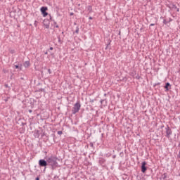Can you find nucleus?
I'll return each mask as SVG.
<instances>
[{
	"label": "nucleus",
	"instance_id": "62",
	"mask_svg": "<svg viewBox=\"0 0 180 180\" xmlns=\"http://www.w3.org/2000/svg\"><path fill=\"white\" fill-rule=\"evenodd\" d=\"M1 2H3V1H2V0H0V4H1Z\"/></svg>",
	"mask_w": 180,
	"mask_h": 180
},
{
	"label": "nucleus",
	"instance_id": "27",
	"mask_svg": "<svg viewBox=\"0 0 180 180\" xmlns=\"http://www.w3.org/2000/svg\"><path fill=\"white\" fill-rule=\"evenodd\" d=\"M163 25H168V21L165 18L162 22Z\"/></svg>",
	"mask_w": 180,
	"mask_h": 180
},
{
	"label": "nucleus",
	"instance_id": "20",
	"mask_svg": "<svg viewBox=\"0 0 180 180\" xmlns=\"http://www.w3.org/2000/svg\"><path fill=\"white\" fill-rule=\"evenodd\" d=\"M87 11H89V13H92V6H88Z\"/></svg>",
	"mask_w": 180,
	"mask_h": 180
},
{
	"label": "nucleus",
	"instance_id": "13",
	"mask_svg": "<svg viewBox=\"0 0 180 180\" xmlns=\"http://www.w3.org/2000/svg\"><path fill=\"white\" fill-rule=\"evenodd\" d=\"M40 134H41V132H40L39 130H35V131H34V134H33V136H34V137L35 139H39V138L40 137Z\"/></svg>",
	"mask_w": 180,
	"mask_h": 180
},
{
	"label": "nucleus",
	"instance_id": "25",
	"mask_svg": "<svg viewBox=\"0 0 180 180\" xmlns=\"http://www.w3.org/2000/svg\"><path fill=\"white\" fill-rule=\"evenodd\" d=\"M105 102V105H106V103H107V102H106V98H105V99H103V100H101V105H103V103Z\"/></svg>",
	"mask_w": 180,
	"mask_h": 180
},
{
	"label": "nucleus",
	"instance_id": "7",
	"mask_svg": "<svg viewBox=\"0 0 180 180\" xmlns=\"http://www.w3.org/2000/svg\"><path fill=\"white\" fill-rule=\"evenodd\" d=\"M146 165H147V162L146 161L142 162L141 165V171L143 174H146V172H147V169H148V167H146Z\"/></svg>",
	"mask_w": 180,
	"mask_h": 180
},
{
	"label": "nucleus",
	"instance_id": "23",
	"mask_svg": "<svg viewBox=\"0 0 180 180\" xmlns=\"http://www.w3.org/2000/svg\"><path fill=\"white\" fill-rule=\"evenodd\" d=\"M51 137L53 138V143H56V134H52L51 135Z\"/></svg>",
	"mask_w": 180,
	"mask_h": 180
},
{
	"label": "nucleus",
	"instance_id": "52",
	"mask_svg": "<svg viewBox=\"0 0 180 180\" xmlns=\"http://www.w3.org/2000/svg\"><path fill=\"white\" fill-rule=\"evenodd\" d=\"M160 19H163V20H164L165 19V18H164L163 16H161Z\"/></svg>",
	"mask_w": 180,
	"mask_h": 180
},
{
	"label": "nucleus",
	"instance_id": "39",
	"mask_svg": "<svg viewBox=\"0 0 180 180\" xmlns=\"http://www.w3.org/2000/svg\"><path fill=\"white\" fill-rule=\"evenodd\" d=\"M48 72H49V74H51V69H48Z\"/></svg>",
	"mask_w": 180,
	"mask_h": 180
},
{
	"label": "nucleus",
	"instance_id": "46",
	"mask_svg": "<svg viewBox=\"0 0 180 180\" xmlns=\"http://www.w3.org/2000/svg\"><path fill=\"white\" fill-rule=\"evenodd\" d=\"M177 158L180 159V152H179V155H177Z\"/></svg>",
	"mask_w": 180,
	"mask_h": 180
},
{
	"label": "nucleus",
	"instance_id": "9",
	"mask_svg": "<svg viewBox=\"0 0 180 180\" xmlns=\"http://www.w3.org/2000/svg\"><path fill=\"white\" fill-rule=\"evenodd\" d=\"M50 17L49 19H44L43 21V25L45 26L46 29H50Z\"/></svg>",
	"mask_w": 180,
	"mask_h": 180
},
{
	"label": "nucleus",
	"instance_id": "42",
	"mask_svg": "<svg viewBox=\"0 0 180 180\" xmlns=\"http://www.w3.org/2000/svg\"><path fill=\"white\" fill-rule=\"evenodd\" d=\"M169 22H172V18H169L168 23H169Z\"/></svg>",
	"mask_w": 180,
	"mask_h": 180
},
{
	"label": "nucleus",
	"instance_id": "1",
	"mask_svg": "<svg viewBox=\"0 0 180 180\" xmlns=\"http://www.w3.org/2000/svg\"><path fill=\"white\" fill-rule=\"evenodd\" d=\"M45 160H46L47 164L48 165H49L51 168V169H53V171H54V169H56V168H58V158H57V156L56 155H50L49 157L45 156Z\"/></svg>",
	"mask_w": 180,
	"mask_h": 180
},
{
	"label": "nucleus",
	"instance_id": "4",
	"mask_svg": "<svg viewBox=\"0 0 180 180\" xmlns=\"http://www.w3.org/2000/svg\"><path fill=\"white\" fill-rule=\"evenodd\" d=\"M15 120L17 124H20V126H26V120L23 117L18 115L15 117Z\"/></svg>",
	"mask_w": 180,
	"mask_h": 180
},
{
	"label": "nucleus",
	"instance_id": "10",
	"mask_svg": "<svg viewBox=\"0 0 180 180\" xmlns=\"http://www.w3.org/2000/svg\"><path fill=\"white\" fill-rule=\"evenodd\" d=\"M98 164L101 165V167H106V160L103 158H100L98 160Z\"/></svg>",
	"mask_w": 180,
	"mask_h": 180
},
{
	"label": "nucleus",
	"instance_id": "18",
	"mask_svg": "<svg viewBox=\"0 0 180 180\" xmlns=\"http://www.w3.org/2000/svg\"><path fill=\"white\" fill-rule=\"evenodd\" d=\"M34 102L35 100L33 98H30V105H31V108H34Z\"/></svg>",
	"mask_w": 180,
	"mask_h": 180
},
{
	"label": "nucleus",
	"instance_id": "29",
	"mask_svg": "<svg viewBox=\"0 0 180 180\" xmlns=\"http://www.w3.org/2000/svg\"><path fill=\"white\" fill-rule=\"evenodd\" d=\"M90 147H91L92 148H95V146H94V142H90Z\"/></svg>",
	"mask_w": 180,
	"mask_h": 180
},
{
	"label": "nucleus",
	"instance_id": "55",
	"mask_svg": "<svg viewBox=\"0 0 180 180\" xmlns=\"http://www.w3.org/2000/svg\"><path fill=\"white\" fill-rule=\"evenodd\" d=\"M160 129H164V125H162V126L160 127Z\"/></svg>",
	"mask_w": 180,
	"mask_h": 180
},
{
	"label": "nucleus",
	"instance_id": "36",
	"mask_svg": "<svg viewBox=\"0 0 180 180\" xmlns=\"http://www.w3.org/2000/svg\"><path fill=\"white\" fill-rule=\"evenodd\" d=\"M4 86H5V88H9V89H11V87L7 84H5Z\"/></svg>",
	"mask_w": 180,
	"mask_h": 180
},
{
	"label": "nucleus",
	"instance_id": "16",
	"mask_svg": "<svg viewBox=\"0 0 180 180\" xmlns=\"http://www.w3.org/2000/svg\"><path fill=\"white\" fill-rule=\"evenodd\" d=\"M167 7L169 9H176V6L174 4H172L170 5H167Z\"/></svg>",
	"mask_w": 180,
	"mask_h": 180
},
{
	"label": "nucleus",
	"instance_id": "3",
	"mask_svg": "<svg viewBox=\"0 0 180 180\" xmlns=\"http://www.w3.org/2000/svg\"><path fill=\"white\" fill-rule=\"evenodd\" d=\"M79 109H81V102L78 101L72 108V115H77V113L79 112Z\"/></svg>",
	"mask_w": 180,
	"mask_h": 180
},
{
	"label": "nucleus",
	"instance_id": "50",
	"mask_svg": "<svg viewBox=\"0 0 180 180\" xmlns=\"http://www.w3.org/2000/svg\"><path fill=\"white\" fill-rule=\"evenodd\" d=\"M89 20H92V19H94V18L90 16V17L89 18Z\"/></svg>",
	"mask_w": 180,
	"mask_h": 180
},
{
	"label": "nucleus",
	"instance_id": "12",
	"mask_svg": "<svg viewBox=\"0 0 180 180\" xmlns=\"http://www.w3.org/2000/svg\"><path fill=\"white\" fill-rule=\"evenodd\" d=\"M164 89H165V92H168V91L171 89V84L169 82H166Z\"/></svg>",
	"mask_w": 180,
	"mask_h": 180
},
{
	"label": "nucleus",
	"instance_id": "26",
	"mask_svg": "<svg viewBox=\"0 0 180 180\" xmlns=\"http://www.w3.org/2000/svg\"><path fill=\"white\" fill-rule=\"evenodd\" d=\"M53 179L54 180H60V176H58L57 175H55L54 177H53Z\"/></svg>",
	"mask_w": 180,
	"mask_h": 180
},
{
	"label": "nucleus",
	"instance_id": "56",
	"mask_svg": "<svg viewBox=\"0 0 180 180\" xmlns=\"http://www.w3.org/2000/svg\"><path fill=\"white\" fill-rule=\"evenodd\" d=\"M20 79L23 80V79H25V78H23V77H20Z\"/></svg>",
	"mask_w": 180,
	"mask_h": 180
},
{
	"label": "nucleus",
	"instance_id": "47",
	"mask_svg": "<svg viewBox=\"0 0 180 180\" xmlns=\"http://www.w3.org/2000/svg\"><path fill=\"white\" fill-rule=\"evenodd\" d=\"M176 10V12H179V8L176 7V8H175Z\"/></svg>",
	"mask_w": 180,
	"mask_h": 180
},
{
	"label": "nucleus",
	"instance_id": "11",
	"mask_svg": "<svg viewBox=\"0 0 180 180\" xmlns=\"http://www.w3.org/2000/svg\"><path fill=\"white\" fill-rule=\"evenodd\" d=\"M49 16L50 18V20H51V22H53L54 27H56V29H58L60 26L57 25V22L56 21V20L53 19V18L51 17V14H49Z\"/></svg>",
	"mask_w": 180,
	"mask_h": 180
},
{
	"label": "nucleus",
	"instance_id": "6",
	"mask_svg": "<svg viewBox=\"0 0 180 180\" xmlns=\"http://www.w3.org/2000/svg\"><path fill=\"white\" fill-rule=\"evenodd\" d=\"M47 11H49V8L47 6H42L40 8V12L44 18H46V16H48L49 13H47Z\"/></svg>",
	"mask_w": 180,
	"mask_h": 180
},
{
	"label": "nucleus",
	"instance_id": "51",
	"mask_svg": "<svg viewBox=\"0 0 180 180\" xmlns=\"http://www.w3.org/2000/svg\"><path fill=\"white\" fill-rule=\"evenodd\" d=\"M51 56L52 57H54V53H51Z\"/></svg>",
	"mask_w": 180,
	"mask_h": 180
},
{
	"label": "nucleus",
	"instance_id": "14",
	"mask_svg": "<svg viewBox=\"0 0 180 180\" xmlns=\"http://www.w3.org/2000/svg\"><path fill=\"white\" fill-rule=\"evenodd\" d=\"M23 66L25 67V68H29V67H30V61L27 60L23 63Z\"/></svg>",
	"mask_w": 180,
	"mask_h": 180
},
{
	"label": "nucleus",
	"instance_id": "21",
	"mask_svg": "<svg viewBox=\"0 0 180 180\" xmlns=\"http://www.w3.org/2000/svg\"><path fill=\"white\" fill-rule=\"evenodd\" d=\"M8 51H9V53H11V54H15L16 53V51H15V49H9Z\"/></svg>",
	"mask_w": 180,
	"mask_h": 180
},
{
	"label": "nucleus",
	"instance_id": "63",
	"mask_svg": "<svg viewBox=\"0 0 180 180\" xmlns=\"http://www.w3.org/2000/svg\"><path fill=\"white\" fill-rule=\"evenodd\" d=\"M62 34H64V32H62Z\"/></svg>",
	"mask_w": 180,
	"mask_h": 180
},
{
	"label": "nucleus",
	"instance_id": "58",
	"mask_svg": "<svg viewBox=\"0 0 180 180\" xmlns=\"http://www.w3.org/2000/svg\"><path fill=\"white\" fill-rule=\"evenodd\" d=\"M119 34V36H120V34H121V32H120V31L119 32V34Z\"/></svg>",
	"mask_w": 180,
	"mask_h": 180
},
{
	"label": "nucleus",
	"instance_id": "41",
	"mask_svg": "<svg viewBox=\"0 0 180 180\" xmlns=\"http://www.w3.org/2000/svg\"><path fill=\"white\" fill-rule=\"evenodd\" d=\"M3 72H4V74H6V72H7L6 70L3 69Z\"/></svg>",
	"mask_w": 180,
	"mask_h": 180
},
{
	"label": "nucleus",
	"instance_id": "32",
	"mask_svg": "<svg viewBox=\"0 0 180 180\" xmlns=\"http://www.w3.org/2000/svg\"><path fill=\"white\" fill-rule=\"evenodd\" d=\"M38 23H39V22H37V20H35V21H34V25L35 27H37V24H38Z\"/></svg>",
	"mask_w": 180,
	"mask_h": 180
},
{
	"label": "nucleus",
	"instance_id": "64",
	"mask_svg": "<svg viewBox=\"0 0 180 180\" xmlns=\"http://www.w3.org/2000/svg\"><path fill=\"white\" fill-rule=\"evenodd\" d=\"M165 180H169V179H165Z\"/></svg>",
	"mask_w": 180,
	"mask_h": 180
},
{
	"label": "nucleus",
	"instance_id": "19",
	"mask_svg": "<svg viewBox=\"0 0 180 180\" xmlns=\"http://www.w3.org/2000/svg\"><path fill=\"white\" fill-rule=\"evenodd\" d=\"M35 92H46V89L41 88L35 90Z\"/></svg>",
	"mask_w": 180,
	"mask_h": 180
},
{
	"label": "nucleus",
	"instance_id": "54",
	"mask_svg": "<svg viewBox=\"0 0 180 180\" xmlns=\"http://www.w3.org/2000/svg\"><path fill=\"white\" fill-rule=\"evenodd\" d=\"M49 51H46L45 53H44V54H46V55H47V54H49V52H48Z\"/></svg>",
	"mask_w": 180,
	"mask_h": 180
},
{
	"label": "nucleus",
	"instance_id": "24",
	"mask_svg": "<svg viewBox=\"0 0 180 180\" xmlns=\"http://www.w3.org/2000/svg\"><path fill=\"white\" fill-rule=\"evenodd\" d=\"M75 33H76L77 34H78L79 33V26H77L76 27V30H75Z\"/></svg>",
	"mask_w": 180,
	"mask_h": 180
},
{
	"label": "nucleus",
	"instance_id": "15",
	"mask_svg": "<svg viewBox=\"0 0 180 180\" xmlns=\"http://www.w3.org/2000/svg\"><path fill=\"white\" fill-rule=\"evenodd\" d=\"M167 178H168V173H164L163 174L161 175V177L160 178V179H167Z\"/></svg>",
	"mask_w": 180,
	"mask_h": 180
},
{
	"label": "nucleus",
	"instance_id": "17",
	"mask_svg": "<svg viewBox=\"0 0 180 180\" xmlns=\"http://www.w3.org/2000/svg\"><path fill=\"white\" fill-rule=\"evenodd\" d=\"M136 70H133L132 72H129V75H130L131 77H133V78H134V77H136Z\"/></svg>",
	"mask_w": 180,
	"mask_h": 180
},
{
	"label": "nucleus",
	"instance_id": "59",
	"mask_svg": "<svg viewBox=\"0 0 180 180\" xmlns=\"http://www.w3.org/2000/svg\"><path fill=\"white\" fill-rule=\"evenodd\" d=\"M111 154L108 155V157H110Z\"/></svg>",
	"mask_w": 180,
	"mask_h": 180
},
{
	"label": "nucleus",
	"instance_id": "57",
	"mask_svg": "<svg viewBox=\"0 0 180 180\" xmlns=\"http://www.w3.org/2000/svg\"><path fill=\"white\" fill-rule=\"evenodd\" d=\"M58 16H61V15L60 13H58Z\"/></svg>",
	"mask_w": 180,
	"mask_h": 180
},
{
	"label": "nucleus",
	"instance_id": "5",
	"mask_svg": "<svg viewBox=\"0 0 180 180\" xmlns=\"http://www.w3.org/2000/svg\"><path fill=\"white\" fill-rule=\"evenodd\" d=\"M165 137H166L167 139H169L171 136H172V129H171V127H169V125H167L165 128Z\"/></svg>",
	"mask_w": 180,
	"mask_h": 180
},
{
	"label": "nucleus",
	"instance_id": "53",
	"mask_svg": "<svg viewBox=\"0 0 180 180\" xmlns=\"http://www.w3.org/2000/svg\"><path fill=\"white\" fill-rule=\"evenodd\" d=\"M28 112H29L30 113H32V112H33V110H29Z\"/></svg>",
	"mask_w": 180,
	"mask_h": 180
},
{
	"label": "nucleus",
	"instance_id": "49",
	"mask_svg": "<svg viewBox=\"0 0 180 180\" xmlns=\"http://www.w3.org/2000/svg\"><path fill=\"white\" fill-rule=\"evenodd\" d=\"M150 26H155V24L152 23V24L150 25Z\"/></svg>",
	"mask_w": 180,
	"mask_h": 180
},
{
	"label": "nucleus",
	"instance_id": "44",
	"mask_svg": "<svg viewBox=\"0 0 180 180\" xmlns=\"http://www.w3.org/2000/svg\"><path fill=\"white\" fill-rule=\"evenodd\" d=\"M35 180H40V177H39V176L36 177Z\"/></svg>",
	"mask_w": 180,
	"mask_h": 180
},
{
	"label": "nucleus",
	"instance_id": "43",
	"mask_svg": "<svg viewBox=\"0 0 180 180\" xmlns=\"http://www.w3.org/2000/svg\"><path fill=\"white\" fill-rule=\"evenodd\" d=\"M21 131L22 132V133H25V128H21Z\"/></svg>",
	"mask_w": 180,
	"mask_h": 180
},
{
	"label": "nucleus",
	"instance_id": "30",
	"mask_svg": "<svg viewBox=\"0 0 180 180\" xmlns=\"http://www.w3.org/2000/svg\"><path fill=\"white\" fill-rule=\"evenodd\" d=\"M46 135V132H41V137H44Z\"/></svg>",
	"mask_w": 180,
	"mask_h": 180
},
{
	"label": "nucleus",
	"instance_id": "31",
	"mask_svg": "<svg viewBox=\"0 0 180 180\" xmlns=\"http://www.w3.org/2000/svg\"><path fill=\"white\" fill-rule=\"evenodd\" d=\"M136 79H140V78H141V77L139 75H137L136 77H135Z\"/></svg>",
	"mask_w": 180,
	"mask_h": 180
},
{
	"label": "nucleus",
	"instance_id": "28",
	"mask_svg": "<svg viewBox=\"0 0 180 180\" xmlns=\"http://www.w3.org/2000/svg\"><path fill=\"white\" fill-rule=\"evenodd\" d=\"M157 85H161V82H158V83L153 84V87L155 88V86H157Z\"/></svg>",
	"mask_w": 180,
	"mask_h": 180
},
{
	"label": "nucleus",
	"instance_id": "33",
	"mask_svg": "<svg viewBox=\"0 0 180 180\" xmlns=\"http://www.w3.org/2000/svg\"><path fill=\"white\" fill-rule=\"evenodd\" d=\"M110 41H110L108 42V44H107V46H106V47H105V50H108V47H109V46H110Z\"/></svg>",
	"mask_w": 180,
	"mask_h": 180
},
{
	"label": "nucleus",
	"instance_id": "60",
	"mask_svg": "<svg viewBox=\"0 0 180 180\" xmlns=\"http://www.w3.org/2000/svg\"><path fill=\"white\" fill-rule=\"evenodd\" d=\"M106 95H108V94H104V96H106Z\"/></svg>",
	"mask_w": 180,
	"mask_h": 180
},
{
	"label": "nucleus",
	"instance_id": "8",
	"mask_svg": "<svg viewBox=\"0 0 180 180\" xmlns=\"http://www.w3.org/2000/svg\"><path fill=\"white\" fill-rule=\"evenodd\" d=\"M22 67H23V65H22V63L20 62H15L14 63V68L15 70H18V71H22Z\"/></svg>",
	"mask_w": 180,
	"mask_h": 180
},
{
	"label": "nucleus",
	"instance_id": "48",
	"mask_svg": "<svg viewBox=\"0 0 180 180\" xmlns=\"http://www.w3.org/2000/svg\"><path fill=\"white\" fill-rule=\"evenodd\" d=\"M112 158H113V159L116 158V155H112Z\"/></svg>",
	"mask_w": 180,
	"mask_h": 180
},
{
	"label": "nucleus",
	"instance_id": "37",
	"mask_svg": "<svg viewBox=\"0 0 180 180\" xmlns=\"http://www.w3.org/2000/svg\"><path fill=\"white\" fill-rule=\"evenodd\" d=\"M96 101V99H90L91 103H94Z\"/></svg>",
	"mask_w": 180,
	"mask_h": 180
},
{
	"label": "nucleus",
	"instance_id": "2",
	"mask_svg": "<svg viewBox=\"0 0 180 180\" xmlns=\"http://www.w3.org/2000/svg\"><path fill=\"white\" fill-rule=\"evenodd\" d=\"M39 168H44V172L46 171L47 167L49 166L47 163V160H46V157L44 159H40L38 162Z\"/></svg>",
	"mask_w": 180,
	"mask_h": 180
},
{
	"label": "nucleus",
	"instance_id": "38",
	"mask_svg": "<svg viewBox=\"0 0 180 180\" xmlns=\"http://www.w3.org/2000/svg\"><path fill=\"white\" fill-rule=\"evenodd\" d=\"M50 50L51 51V50H54V48H53V46H51L50 48H49V49H48V51H50Z\"/></svg>",
	"mask_w": 180,
	"mask_h": 180
},
{
	"label": "nucleus",
	"instance_id": "45",
	"mask_svg": "<svg viewBox=\"0 0 180 180\" xmlns=\"http://www.w3.org/2000/svg\"><path fill=\"white\" fill-rule=\"evenodd\" d=\"M70 16H74V13H70Z\"/></svg>",
	"mask_w": 180,
	"mask_h": 180
},
{
	"label": "nucleus",
	"instance_id": "35",
	"mask_svg": "<svg viewBox=\"0 0 180 180\" xmlns=\"http://www.w3.org/2000/svg\"><path fill=\"white\" fill-rule=\"evenodd\" d=\"M10 99V97H7L6 98L4 99V102H8Z\"/></svg>",
	"mask_w": 180,
	"mask_h": 180
},
{
	"label": "nucleus",
	"instance_id": "22",
	"mask_svg": "<svg viewBox=\"0 0 180 180\" xmlns=\"http://www.w3.org/2000/svg\"><path fill=\"white\" fill-rule=\"evenodd\" d=\"M58 41L59 44H63V40H61V38L60 37V36H58Z\"/></svg>",
	"mask_w": 180,
	"mask_h": 180
},
{
	"label": "nucleus",
	"instance_id": "40",
	"mask_svg": "<svg viewBox=\"0 0 180 180\" xmlns=\"http://www.w3.org/2000/svg\"><path fill=\"white\" fill-rule=\"evenodd\" d=\"M120 157H123V155H124L123 152H121V153H120Z\"/></svg>",
	"mask_w": 180,
	"mask_h": 180
},
{
	"label": "nucleus",
	"instance_id": "34",
	"mask_svg": "<svg viewBox=\"0 0 180 180\" xmlns=\"http://www.w3.org/2000/svg\"><path fill=\"white\" fill-rule=\"evenodd\" d=\"M58 134L61 136V134H63V131H58Z\"/></svg>",
	"mask_w": 180,
	"mask_h": 180
},
{
	"label": "nucleus",
	"instance_id": "61",
	"mask_svg": "<svg viewBox=\"0 0 180 180\" xmlns=\"http://www.w3.org/2000/svg\"><path fill=\"white\" fill-rule=\"evenodd\" d=\"M18 2H20V1H23V0H18Z\"/></svg>",
	"mask_w": 180,
	"mask_h": 180
}]
</instances>
